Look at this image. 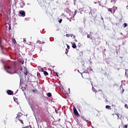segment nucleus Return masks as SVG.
Here are the masks:
<instances>
[{
  "mask_svg": "<svg viewBox=\"0 0 128 128\" xmlns=\"http://www.w3.org/2000/svg\"><path fill=\"white\" fill-rule=\"evenodd\" d=\"M74 114L75 116H80V114H78V110H76V108L75 106L74 107Z\"/></svg>",
  "mask_w": 128,
  "mask_h": 128,
  "instance_id": "obj_1",
  "label": "nucleus"
},
{
  "mask_svg": "<svg viewBox=\"0 0 128 128\" xmlns=\"http://www.w3.org/2000/svg\"><path fill=\"white\" fill-rule=\"evenodd\" d=\"M20 14L21 15V16H26V12L24 10H20Z\"/></svg>",
  "mask_w": 128,
  "mask_h": 128,
  "instance_id": "obj_2",
  "label": "nucleus"
},
{
  "mask_svg": "<svg viewBox=\"0 0 128 128\" xmlns=\"http://www.w3.org/2000/svg\"><path fill=\"white\" fill-rule=\"evenodd\" d=\"M7 94L9 96H12V95L14 94V92H12L11 90H7Z\"/></svg>",
  "mask_w": 128,
  "mask_h": 128,
  "instance_id": "obj_3",
  "label": "nucleus"
},
{
  "mask_svg": "<svg viewBox=\"0 0 128 128\" xmlns=\"http://www.w3.org/2000/svg\"><path fill=\"white\" fill-rule=\"evenodd\" d=\"M22 116V114L20 112H18V114H17V116L16 117V118L20 119V116Z\"/></svg>",
  "mask_w": 128,
  "mask_h": 128,
  "instance_id": "obj_4",
  "label": "nucleus"
},
{
  "mask_svg": "<svg viewBox=\"0 0 128 128\" xmlns=\"http://www.w3.org/2000/svg\"><path fill=\"white\" fill-rule=\"evenodd\" d=\"M28 68L25 69V72H24V74L25 76H28Z\"/></svg>",
  "mask_w": 128,
  "mask_h": 128,
  "instance_id": "obj_5",
  "label": "nucleus"
},
{
  "mask_svg": "<svg viewBox=\"0 0 128 128\" xmlns=\"http://www.w3.org/2000/svg\"><path fill=\"white\" fill-rule=\"evenodd\" d=\"M2 38H0V48L1 50H2Z\"/></svg>",
  "mask_w": 128,
  "mask_h": 128,
  "instance_id": "obj_6",
  "label": "nucleus"
},
{
  "mask_svg": "<svg viewBox=\"0 0 128 128\" xmlns=\"http://www.w3.org/2000/svg\"><path fill=\"white\" fill-rule=\"evenodd\" d=\"M112 10H114V13L118 10V8L116 6H114L112 8Z\"/></svg>",
  "mask_w": 128,
  "mask_h": 128,
  "instance_id": "obj_7",
  "label": "nucleus"
},
{
  "mask_svg": "<svg viewBox=\"0 0 128 128\" xmlns=\"http://www.w3.org/2000/svg\"><path fill=\"white\" fill-rule=\"evenodd\" d=\"M72 48H76V45L74 42L73 44H72Z\"/></svg>",
  "mask_w": 128,
  "mask_h": 128,
  "instance_id": "obj_8",
  "label": "nucleus"
},
{
  "mask_svg": "<svg viewBox=\"0 0 128 128\" xmlns=\"http://www.w3.org/2000/svg\"><path fill=\"white\" fill-rule=\"evenodd\" d=\"M106 108H107L108 110H112V108L108 105L106 106Z\"/></svg>",
  "mask_w": 128,
  "mask_h": 128,
  "instance_id": "obj_9",
  "label": "nucleus"
},
{
  "mask_svg": "<svg viewBox=\"0 0 128 128\" xmlns=\"http://www.w3.org/2000/svg\"><path fill=\"white\" fill-rule=\"evenodd\" d=\"M43 72L44 76H48V73L46 71L44 72Z\"/></svg>",
  "mask_w": 128,
  "mask_h": 128,
  "instance_id": "obj_10",
  "label": "nucleus"
},
{
  "mask_svg": "<svg viewBox=\"0 0 128 128\" xmlns=\"http://www.w3.org/2000/svg\"><path fill=\"white\" fill-rule=\"evenodd\" d=\"M13 66H14V68H16V62H14L13 63Z\"/></svg>",
  "mask_w": 128,
  "mask_h": 128,
  "instance_id": "obj_11",
  "label": "nucleus"
},
{
  "mask_svg": "<svg viewBox=\"0 0 128 128\" xmlns=\"http://www.w3.org/2000/svg\"><path fill=\"white\" fill-rule=\"evenodd\" d=\"M108 12H110L112 14V9L110 8H108Z\"/></svg>",
  "mask_w": 128,
  "mask_h": 128,
  "instance_id": "obj_12",
  "label": "nucleus"
},
{
  "mask_svg": "<svg viewBox=\"0 0 128 128\" xmlns=\"http://www.w3.org/2000/svg\"><path fill=\"white\" fill-rule=\"evenodd\" d=\"M72 36V34H66V36L67 38H70V36Z\"/></svg>",
  "mask_w": 128,
  "mask_h": 128,
  "instance_id": "obj_13",
  "label": "nucleus"
},
{
  "mask_svg": "<svg viewBox=\"0 0 128 128\" xmlns=\"http://www.w3.org/2000/svg\"><path fill=\"white\" fill-rule=\"evenodd\" d=\"M47 96H48V98H50V96H52V93L48 92V93L47 94Z\"/></svg>",
  "mask_w": 128,
  "mask_h": 128,
  "instance_id": "obj_14",
  "label": "nucleus"
},
{
  "mask_svg": "<svg viewBox=\"0 0 128 128\" xmlns=\"http://www.w3.org/2000/svg\"><path fill=\"white\" fill-rule=\"evenodd\" d=\"M124 28H126V26H128V24L124 23Z\"/></svg>",
  "mask_w": 128,
  "mask_h": 128,
  "instance_id": "obj_15",
  "label": "nucleus"
},
{
  "mask_svg": "<svg viewBox=\"0 0 128 128\" xmlns=\"http://www.w3.org/2000/svg\"><path fill=\"white\" fill-rule=\"evenodd\" d=\"M19 70H20L21 72L22 71V66H20V67L19 68Z\"/></svg>",
  "mask_w": 128,
  "mask_h": 128,
  "instance_id": "obj_16",
  "label": "nucleus"
},
{
  "mask_svg": "<svg viewBox=\"0 0 128 128\" xmlns=\"http://www.w3.org/2000/svg\"><path fill=\"white\" fill-rule=\"evenodd\" d=\"M18 120L21 122V124H24V121H22V120H20V119H18Z\"/></svg>",
  "mask_w": 128,
  "mask_h": 128,
  "instance_id": "obj_17",
  "label": "nucleus"
},
{
  "mask_svg": "<svg viewBox=\"0 0 128 128\" xmlns=\"http://www.w3.org/2000/svg\"><path fill=\"white\" fill-rule=\"evenodd\" d=\"M124 107L126 108H128V104H125Z\"/></svg>",
  "mask_w": 128,
  "mask_h": 128,
  "instance_id": "obj_18",
  "label": "nucleus"
},
{
  "mask_svg": "<svg viewBox=\"0 0 128 128\" xmlns=\"http://www.w3.org/2000/svg\"><path fill=\"white\" fill-rule=\"evenodd\" d=\"M41 70V72H45V71H44V70L43 68H42L41 70Z\"/></svg>",
  "mask_w": 128,
  "mask_h": 128,
  "instance_id": "obj_19",
  "label": "nucleus"
},
{
  "mask_svg": "<svg viewBox=\"0 0 128 128\" xmlns=\"http://www.w3.org/2000/svg\"><path fill=\"white\" fill-rule=\"evenodd\" d=\"M26 128H32V126H26Z\"/></svg>",
  "mask_w": 128,
  "mask_h": 128,
  "instance_id": "obj_20",
  "label": "nucleus"
},
{
  "mask_svg": "<svg viewBox=\"0 0 128 128\" xmlns=\"http://www.w3.org/2000/svg\"><path fill=\"white\" fill-rule=\"evenodd\" d=\"M87 38H90V36L88 34V35H87Z\"/></svg>",
  "mask_w": 128,
  "mask_h": 128,
  "instance_id": "obj_21",
  "label": "nucleus"
},
{
  "mask_svg": "<svg viewBox=\"0 0 128 128\" xmlns=\"http://www.w3.org/2000/svg\"><path fill=\"white\" fill-rule=\"evenodd\" d=\"M62 22V19H60V20H59V22H60V24H61Z\"/></svg>",
  "mask_w": 128,
  "mask_h": 128,
  "instance_id": "obj_22",
  "label": "nucleus"
},
{
  "mask_svg": "<svg viewBox=\"0 0 128 128\" xmlns=\"http://www.w3.org/2000/svg\"><path fill=\"white\" fill-rule=\"evenodd\" d=\"M8 30H12V27L10 26V25L9 26Z\"/></svg>",
  "mask_w": 128,
  "mask_h": 128,
  "instance_id": "obj_23",
  "label": "nucleus"
},
{
  "mask_svg": "<svg viewBox=\"0 0 128 128\" xmlns=\"http://www.w3.org/2000/svg\"><path fill=\"white\" fill-rule=\"evenodd\" d=\"M124 88H122V93H124Z\"/></svg>",
  "mask_w": 128,
  "mask_h": 128,
  "instance_id": "obj_24",
  "label": "nucleus"
},
{
  "mask_svg": "<svg viewBox=\"0 0 128 128\" xmlns=\"http://www.w3.org/2000/svg\"><path fill=\"white\" fill-rule=\"evenodd\" d=\"M124 128H128V125H124Z\"/></svg>",
  "mask_w": 128,
  "mask_h": 128,
  "instance_id": "obj_25",
  "label": "nucleus"
},
{
  "mask_svg": "<svg viewBox=\"0 0 128 128\" xmlns=\"http://www.w3.org/2000/svg\"><path fill=\"white\" fill-rule=\"evenodd\" d=\"M10 66H7V69L8 70H10Z\"/></svg>",
  "mask_w": 128,
  "mask_h": 128,
  "instance_id": "obj_26",
  "label": "nucleus"
},
{
  "mask_svg": "<svg viewBox=\"0 0 128 128\" xmlns=\"http://www.w3.org/2000/svg\"><path fill=\"white\" fill-rule=\"evenodd\" d=\"M56 76L57 78H58V74L56 72Z\"/></svg>",
  "mask_w": 128,
  "mask_h": 128,
  "instance_id": "obj_27",
  "label": "nucleus"
},
{
  "mask_svg": "<svg viewBox=\"0 0 128 128\" xmlns=\"http://www.w3.org/2000/svg\"><path fill=\"white\" fill-rule=\"evenodd\" d=\"M32 92H36V90H32Z\"/></svg>",
  "mask_w": 128,
  "mask_h": 128,
  "instance_id": "obj_28",
  "label": "nucleus"
},
{
  "mask_svg": "<svg viewBox=\"0 0 128 128\" xmlns=\"http://www.w3.org/2000/svg\"><path fill=\"white\" fill-rule=\"evenodd\" d=\"M67 48H70V46L68 45Z\"/></svg>",
  "mask_w": 128,
  "mask_h": 128,
  "instance_id": "obj_29",
  "label": "nucleus"
},
{
  "mask_svg": "<svg viewBox=\"0 0 128 128\" xmlns=\"http://www.w3.org/2000/svg\"><path fill=\"white\" fill-rule=\"evenodd\" d=\"M6 72H8V74L10 73L8 70H6Z\"/></svg>",
  "mask_w": 128,
  "mask_h": 128,
  "instance_id": "obj_30",
  "label": "nucleus"
},
{
  "mask_svg": "<svg viewBox=\"0 0 128 128\" xmlns=\"http://www.w3.org/2000/svg\"><path fill=\"white\" fill-rule=\"evenodd\" d=\"M116 115L118 116V118H120V116H118V114H116Z\"/></svg>",
  "mask_w": 128,
  "mask_h": 128,
  "instance_id": "obj_31",
  "label": "nucleus"
},
{
  "mask_svg": "<svg viewBox=\"0 0 128 128\" xmlns=\"http://www.w3.org/2000/svg\"><path fill=\"white\" fill-rule=\"evenodd\" d=\"M66 52H68V50L66 48Z\"/></svg>",
  "mask_w": 128,
  "mask_h": 128,
  "instance_id": "obj_32",
  "label": "nucleus"
},
{
  "mask_svg": "<svg viewBox=\"0 0 128 128\" xmlns=\"http://www.w3.org/2000/svg\"><path fill=\"white\" fill-rule=\"evenodd\" d=\"M56 114H58V111H56Z\"/></svg>",
  "mask_w": 128,
  "mask_h": 128,
  "instance_id": "obj_33",
  "label": "nucleus"
},
{
  "mask_svg": "<svg viewBox=\"0 0 128 128\" xmlns=\"http://www.w3.org/2000/svg\"><path fill=\"white\" fill-rule=\"evenodd\" d=\"M45 42H42V44H44Z\"/></svg>",
  "mask_w": 128,
  "mask_h": 128,
  "instance_id": "obj_34",
  "label": "nucleus"
},
{
  "mask_svg": "<svg viewBox=\"0 0 128 128\" xmlns=\"http://www.w3.org/2000/svg\"><path fill=\"white\" fill-rule=\"evenodd\" d=\"M65 54H68V52H66Z\"/></svg>",
  "mask_w": 128,
  "mask_h": 128,
  "instance_id": "obj_35",
  "label": "nucleus"
},
{
  "mask_svg": "<svg viewBox=\"0 0 128 128\" xmlns=\"http://www.w3.org/2000/svg\"><path fill=\"white\" fill-rule=\"evenodd\" d=\"M80 74H82H82L80 73Z\"/></svg>",
  "mask_w": 128,
  "mask_h": 128,
  "instance_id": "obj_36",
  "label": "nucleus"
},
{
  "mask_svg": "<svg viewBox=\"0 0 128 128\" xmlns=\"http://www.w3.org/2000/svg\"><path fill=\"white\" fill-rule=\"evenodd\" d=\"M78 72H80V70H78Z\"/></svg>",
  "mask_w": 128,
  "mask_h": 128,
  "instance_id": "obj_37",
  "label": "nucleus"
},
{
  "mask_svg": "<svg viewBox=\"0 0 128 128\" xmlns=\"http://www.w3.org/2000/svg\"><path fill=\"white\" fill-rule=\"evenodd\" d=\"M22 91H23V92H24V89H22Z\"/></svg>",
  "mask_w": 128,
  "mask_h": 128,
  "instance_id": "obj_38",
  "label": "nucleus"
}]
</instances>
